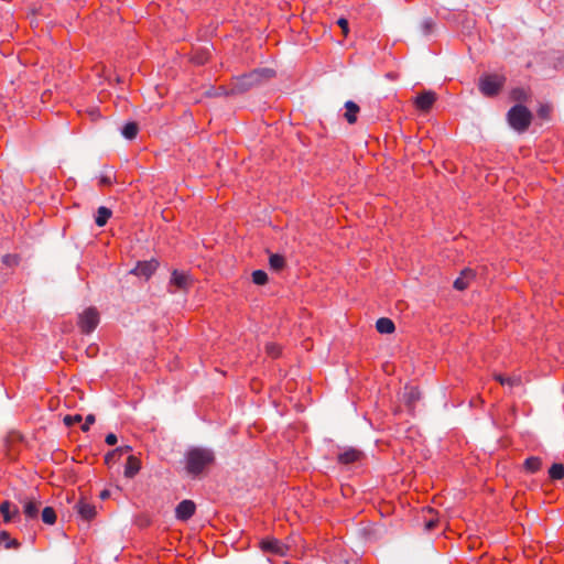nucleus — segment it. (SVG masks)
<instances>
[{
    "instance_id": "nucleus-35",
    "label": "nucleus",
    "mask_w": 564,
    "mask_h": 564,
    "mask_svg": "<svg viewBox=\"0 0 564 564\" xmlns=\"http://www.w3.org/2000/svg\"><path fill=\"white\" fill-rule=\"evenodd\" d=\"M192 61L196 64L203 65L208 61V54L207 53H196Z\"/></svg>"
},
{
    "instance_id": "nucleus-31",
    "label": "nucleus",
    "mask_w": 564,
    "mask_h": 564,
    "mask_svg": "<svg viewBox=\"0 0 564 564\" xmlns=\"http://www.w3.org/2000/svg\"><path fill=\"white\" fill-rule=\"evenodd\" d=\"M1 260L4 265L10 268L19 264V257L17 254H4Z\"/></svg>"
},
{
    "instance_id": "nucleus-27",
    "label": "nucleus",
    "mask_w": 564,
    "mask_h": 564,
    "mask_svg": "<svg viewBox=\"0 0 564 564\" xmlns=\"http://www.w3.org/2000/svg\"><path fill=\"white\" fill-rule=\"evenodd\" d=\"M42 520L44 523L52 525L56 522V512L52 507H45L42 511Z\"/></svg>"
},
{
    "instance_id": "nucleus-16",
    "label": "nucleus",
    "mask_w": 564,
    "mask_h": 564,
    "mask_svg": "<svg viewBox=\"0 0 564 564\" xmlns=\"http://www.w3.org/2000/svg\"><path fill=\"white\" fill-rule=\"evenodd\" d=\"M531 98L530 89L523 87L512 88L510 91V99L516 102H527Z\"/></svg>"
},
{
    "instance_id": "nucleus-1",
    "label": "nucleus",
    "mask_w": 564,
    "mask_h": 564,
    "mask_svg": "<svg viewBox=\"0 0 564 564\" xmlns=\"http://www.w3.org/2000/svg\"><path fill=\"white\" fill-rule=\"evenodd\" d=\"M215 464V454L212 449L193 447L185 454V469L192 477H199Z\"/></svg>"
},
{
    "instance_id": "nucleus-25",
    "label": "nucleus",
    "mask_w": 564,
    "mask_h": 564,
    "mask_svg": "<svg viewBox=\"0 0 564 564\" xmlns=\"http://www.w3.org/2000/svg\"><path fill=\"white\" fill-rule=\"evenodd\" d=\"M269 264H270L271 269H273L275 271H280L285 267V259L281 254L273 253L269 258Z\"/></svg>"
},
{
    "instance_id": "nucleus-21",
    "label": "nucleus",
    "mask_w": 564,
    "mask_h": 564,
    "mask_svg": "<svg viewBox=\"0 0 564 564\" xmlns=\"http://www.w3.org/2000/svg\"><path fill=\"white\" fill-rule=\"evenodd\" d=\"M39 508H40V502L34 501V500H29L24 503L23 512L26 518L35 519V518H37V514H39Z\"/></svg>"
},
{
    "instance_id": "nucleus-8",
    "label": "nucleus",
    "mask_w": 564,
    "mask_h": 564,
    "mask_svg": "<svg viewBox=\"0 0 564 564\" xmlns=\"http://www.w3.org/2000/svg\"><path fill=\"white\" fill-rule=\"evenodd\" d=\"M262 551L284 556L288 554L289 547L280 540L271 538L264 539L260 542Z\"/></svg>"
},
{
    "instance_id": "nucleus-6",
    "label": "nucleus",
    "mask_w": 564,
    "mask_h": 564,
    "mask_svg": "<svg viewBox=\"0 0 564 564\" xmlns=\"http://www.w3.org/2000/svg\"><path fill=\"white\" fill-rule=\"evenodd\" d=\"M99 324V312L96 307L86 308L78 317V326L82 333H91Z\"/></svg>"
},
{
    "instance_id": "nucleus-24",
    "label": "nucleus",
    "mask_w": 564,
    "mask_h": 564,
    "mask_svg": "<svg viewBox=\"0 0 564 564\" xmlns=\"http://www.w3.org/2000/svg\"><path fill=\"white\" fill-rule=\"evenodd\" d=\"M549 477L552 480H561L564 478V465L561 463H554L549 469Z\"/></svg>"
},
{
    "instance_id": "nucleus-5",
    "label": "nucleus",
    "mask_w": 564,
    "mask_h": 564,
    "mask_svg": "<svg viewBox=\"0 0 564 564\" xmlns=\"http://www.w3.org/2000/svg\"><path fill=\"white\" fill-rule=\"evenodd\" d=\"M193 285L192 275L184 271L173 270L170 280V293L177 291H188Z\"/></svg>"
},
{
    "instance_id": "nucleus-42",
    "label": "nucleus",
    "mask_w": 564,
    "mask_h": 564,
    "mask_svg": "<svg viewBox=\"0 0 564 564\" xmlns=\"http://www.w3.org/2000/svg\"><path fill=\"white\" fill-rule=\"evenodd\" d=\"M432 26H433L432 22H426V23L424 24V28H425V30H426V32H427V33L432 30Z\"/></svg>"
},
{
    "instance_id": "nucleus-32",
    "label": "nucleus",
    "mask_w": 564,
    "mask_h": 564,
    "mask_svg": "<svg viewBox=\"0 0 564 564\" xmlns=\"http://www.w3.org/2000/svg\"><path fill=\"white\" fill-rule=\"evenodd\" d=\"M64 424L66 426H73L79 422H82V415L80 414H75V415H66L63 420Z\"/></svg>"
},
{
    "instance_id": "nucleus-26",
    "label": "nucleus",
    "mask_w": 564,
    "mask_h": 564,
    "mask_svg": "<svg viewBox=\"0 0 564 564\" xmlns=\"http://www.w3.org/2000/svg\"><path fill=\"white\" fill-rule=\"evenodd\" d=\"M139 131L138 124L135 122H128L122 128V134L124 138L132 140L137 137Z\"/></svg>"
},
{
    "instance_id": "nucleus-3",
    "label": "nucleus",
    "mask_w": 564,
    "mask_h": 564,
    "mask_svg": "<svg viewBox=\"0 0 564 564\" xmlns=\"http://www.w3.org/2000/svg\"><path fill=\"white\" fill-rule=\"evenodd\" d=\"M532 119V112L522 105L511 107L507 113L509 126L518 133L525 132L531 126Z\"/></svg>"
},
{
    "instance_id": "nucleus-4",
    "label": "nucleus",
    "mask_w": 564,
    "mask_h": 564,
    "mask_svg": "<svg viewBox=\"0 0 564 564\" xmlns=\"http://www.w3.org/2000/svg\"><path fill=\"white\" fill-rule=\"evenodd\" d=\"M506 77L499 74H486L479 79V90L486 97H495L503 88Z\"/></svg>"
},
{
    "instance_id": "nucleus-20",
    "label": "nucleus",
    "mask_w": 564,
    "mask_h": 564,
    "mask_svg": "<svg viewBox=\"0 0 564 564\" xmlns=\"http://www.w3.org/2000/svg\"><path fill=\"white\" fill-rule=\"evenodd\" d=\"M112 215V212L105 207V206H101L97 209V215L95 217V223L98 227H104L107 221L110 219Z\"/></svg>"
},
{
    "instance_id": "nucleus-18",
    "label": "nucleus",
    "mask_w": 564,
    "mask_h": 564,
    "mask_svg": "<svg viewBox=\"0 0 564 564\" xmlns=\"http://www.w3.org/2000/svg\"><path fill=\"white\" fill-rule=\"evenodd\" d=\"M494 379L501 386H508L510 388L521 384V378L519 376H503L501 373H494Z\"/></svg>"
},
{
    "instance_id": "nucleus-23",
    "label": "nucleus",
    "mask_w": 564,
    "mask_h": 564,
    "mask_svg": "<svg viewBox=\"0 0 564 564\" xmlns=\"http://www.w3.org/2000/svg\"><path fill=\"white\" fill-rule=\"evenodd\" d=\"M4 544L7 549H18L20 546V542L17 539H12L7 531L0 532V545Z\"/></svg>"
},
{
    "instance_id": "nucleus-38",
    "label": "nucleus",
    "mask_w": 564,
    "mask_h": 564,
    "mask_svg": "<svg viewBox=\"0 0 564 564\" xmlns=\"http://www.w3.org/2000/svg\"><path fill=\"white\" fill-rule=\"evenodd\" d=\"M117 441H118L117 436L113 433L107 434V436L105 438L106 444L109 445V446L116 445Z\"/></svg>"
},
{
    "instance_id": "nucleus-41",
    "label": "nucleus",
    "mask_w": 564,
    "mask_h": 564,
    "mask_svg": "<svg viewBox=\"0 0 564 564\" xmlns=\"http://www.w3.org/2000/svg\"><path fill=\"white\" fill-rule=\"evenodd\" d=\"M109 497H110V491H109V490H107V489L102 490V491L99 494V498H100L101 500H106V499H108Z\"/></svg>"
},
{
    "instance_id": "nucleus-36",
    "label": "nucleus",
    "mask_w": 564,
    "mask_h": 564,
    "mask_svg": "<svg viewBox=\"0 0 564 564\" xmlns=\"http://www.w3.org/2000/svg\"><path fill=\"white\" fill-rule=\"evenodd\" d=\"M95 422V415L89 414L86 416L85 423L82 425V430L87 432L90 429V425Z\"/></svg>"
},
{
    "instance_id": "nucleus-14",
    "label": "nucleus",
    "mask_w": 564,
    "mask_h": 564,
    "mask_svg": "<svg viewBox=\"0 0 564 564\" xmlns=\"http://www.w3.org/2000/svg\"><path fill=\"white\" fill-rule=\"evenodd\" d=\"M141 469V460L134 455H129L124 465L123 475L126 478H133Z\"/></svg>"
},
{
    "instance_id": "nucleus-13",
    "label": "nucleus",
    "mask_w": 564,
    "mask_h": 564,
    "mask_svg": "<svg viewBox=\"0 0 564 564\" xmlns=\"http://www.w3.org/2000/svg\"><path fill=\"white\" fill-rule=\"evenodd\" d=\"M476 273L471 269H464L460 275L454 281V288L458 291L466 290L470 282L475 279Z\"/></svg>"
},
{
    "instance_id": "nucleus-19",
    "label": "nucleus",
    "mask_w": 564,
    "mask_h": 564,
    "mask_svg": "<svg viewBox=\"0 0 564 564\" xmlns=\"http://www.w3.org/2000/svg\"><path fill=\"white\" fill-rule=\"evenodd\" d=\"M376 328L380 334H392L395 329V326L390 318L381 317L377 321Z\"/></svg>"
},
{
    "instance_id": "nucleus-15",
    "label": "nucleus",
    "mask_w": 564,
    "mask_h": 564,
    "mask_svg": "<svg viewBox=\"0 0 564 564\" xmlns=\"http://www.w3.org/2000/svg\"><path fill=\"white\" fill-rule=\"evenodd\" d=\"M0 513L6 523L11 522L19 514V509L10 501L6 500L0 505Z\"/></svg>"
},
{
    "instance_id": "nucleus-39",
    "label": "nucleus",
    "mask_w": 564,
    "mask_h": 564,
    "mask_svg": "<svg viewBox=\"0 0 564 564\" xmlns=\"http://www.w3.org/2000/svg\"><path fill=\"white\" fill-rule=\"evenodd\" d=\"M115 451L118 454V456H122L123 454L130 453L132 451V447L126 445V446L117 447V448H115Z\"/></svg>"
},
{
    "instance_id": "nucleus-40",
    "label": "nucleus",
    "mask_w": 564,
    "mask_h": 564,
    "mask_svg": "<svg viewBox=\"0 0 564 564\" xmlns=\"http://www.w3.org/2000/svg\"><path fill=\"white\" fill-rule=\"evenodd\" d=\"M99 184L101 186H110L112 184V180L110 176L105 175L100 177Z\"/></svg>"
},
{
    "instance_id": "nucleus-17",
    "label": "nucleus",
    "mask_w": 564,
    "mask_h": 564,
    "mask_svg": "<svg viewBox=\"0 0 564 564\" xmlns=\"http://www.w3.org/2000/svg\"><path fill=\"white\" fill-rule=\"evenodd\" d=\"M345 119L348 123L354 124L357 121V116L360 111L359 106L356 102L349 100L345 104Z\"/></svg>"
},
{
    "instance_id": "nucleus-37",
    "label": "nucleus",
    "mask_w": 564,
    "mask_h": 564,
    "mask_svg": "<svg viewBox=\"0 0 564 564\" xmlns=\"http://www.w3.org/2000/svg\"><path fill=\"white\" fill-rule=\"evenodd\" d=\"M437 523H438V520L436 518H430L425 521V529L427 531H432L433 529H435L437 527Z\"/></svg>"
},
{
    "instance_id": "nucleus-11",
    "label": "nucleus",
    "mask_w": 564,
    "mask_h": 564,
    "mask_svg": "<svg viewBox=\"0 0 564 564\" xmlns=\"http://www.w3.org/2000/svg\"><path fill=\"white\" fill-rule=\"evenodd\" d=\"M196 511V505L192 500L181 501L175 509V517L181 521H187Z\"/></svg>"
},
{
    "instance_id": "nucleus-7",
    "label": "nucleus",
    "mask_w": 564,
    "mask_h": 564,
    "mask_svg": "<svg viewBox=\"0 0 564 564\" xmlns=\"http://www.w3.org/2000/svg\"><path fill=\"white\" fill-rule=\"evenodd\" d=\"M158 268L159 261L155 259H151L149 261H139L130 273L149 280L154 274Z\"/></svg>"
},
{
    "instance_id": "nucleus-2",
    "label": "nucleus",
    "mask_w": 564,
    "mask_h": 564,
    "mask_svg": "<svg viewBox=\"0 0 564 564\" xmlns=\"http://www.w3.org/2000/svg\"><path fill=\"white\" fill-rule=\"evenodd\" d=\"M275 75L274 70L264 68V69H254L248 74H243L241 76H237L232 78L230 83V89L227 95H238L243 94L251 89L252 87L261 84L262 82L272 78Z\"/></svg>"
},
{
    "instance_id": "nucleus-43",
    "label": "nucleus",
    "mask_w": 564,
    "mask_h": 564,
    "mask_svg": "<svg viewBox=\"0 0 564 564\" xmlns=\"http://www.w3.org/2000/svg\"><path fill=\"white\" fill-rule=\"evenodd\" d=\"M411 398H412V399L417 398V392H416L415 390H412V391H411Z\"/></svg>"
},
{
    "instance_id": "nucleus-28",
    "label": "nucleus",
    "mask_w": 564,
    "mask_h": 564,
    "mask_svg": "<svg viewBox=\"0 0 564 564\" xmlns=\"http://www.w3.org/2000/svg\"><path fill=\"white\" fill-rule=\"evenodd\" d=\"M252 282L257 285H264L268 282V274L263 270L252 272Z\"/></svg>"
},
{
    "instance_id": "nucleus-12",
    "label": "nucleus",
    "mask_w": 564,
    "mask_h": 564,
    "mask_svg": "<svg viewBox=\"0 0 564 564\" xmlns=\"http://www.w3.org/2000/svg\"><path fill=\"white\" fill-rule=\"evenodd\" d=\"M76 510L78 514L82 517V519L86 521L93 520L97 514L96 507L93 503L86 501L85 499H80L76 503Z\"/></svg>"
},
{
    "instance_id": "nucleus-9",
    "label": "nucleus",
    "mask_w": 564,
    "mask_h": 564,
    "mask_svg": "<svg viewBox=\"0 0 564 564\" xmlns=\"http://www.w3.org/2000/svg\"><path fill=\"white\" fill-rule=\"evenodd\" d=\"M436 101V94L434 91H423L417 95L414 100V106L417 110L429 112Z\"/></svg>"
},
{
    "instance_id": "nucleus-33",
    "label": "nucleus",
    "mask_w": 564,
    "mask_h": 564,
    "mask_svg": "<svg viewBox=\"0 0 564 564\" xmlns=\"http://www.w3.org/2000/svg\"><path fill=\"white\" fill-rule=\"evenodd\" d=\"M121 456H118V454L116 453L115 449L110 451L109 453L106 454L105 456V463L108 465V466H111L113 464L117 463V460L120 458Z\"/></svg>"
},
{
    "instance_id": "nucleus-30",
    "label": "nucleus",
    "mask_w": 564,
    "mask_h": 564,
    "mask_svg": "<svg viewBox=\"0 0 564 564\" xmlns=\"http://www.w3.org/2000/svg\"><path fill=\"white\" fill-rule=\"evenodd\" d=\"M267 354L272 358H278L281 355V348L279 345L274 343H269L265 345Z\"/></svg>"
},
{
    "instance_id": "nucleus-22",
    "label": "nucleus",
    "mask_w": 564,
    "mask_h": 564,
    "mask_svg": "<svg viewBox=\"0 0 564 564\" xmlns=\"http://www.w3.org/2000/svg\"><path fill=\"white\" fill-rule=\"evenodd\" d=\"M542 467V460L540 457H535V456H532V457H529L525 459L524 462V468L529 473H536L538 470H540Z\"/></svg>"
},
{
    "instance_id": "nucleus-34",
    "label": "nucleus",
    "mask_w": 564,
    "mask_h": 564,
    "mask_svg": "<svg viewBox=\"0 0 564 564\" xmlns=\"http://www.w3.org/2000/svg\"><path fill=\"white\" fill-rule=\"evenodd\" d=\"M337 24H338V26L341 29L343 35H344L345 37H347V36H348V33H349V26H348V21H347V19H345V18H339V19L337 20Z\"/></svg>"
},
{
    "instance_id": "nucleus-29",
    "label": "nucleus",
    "mask_w": 564,
    "mask_h": 564,
    "mask_svg": "<svg viewBox=\"0 0 564 564\" xmlns=\"http://www.w3.org/2000/svg\"><path fill=\"white\" fill-rule=\"evenodd\" d=\"M538 117L543 120H549L552 113V106L549 104H541L536 110Z\"/></svg>"
},
{
    "instance_id": "nucleus-10",
    "label": "nucleus",
    "mask_w": 564,
    "mask_h": 564,
    "mask_svg": "<svg viewBox=\"0 0 564 564\" xmlns=\"http://www.w3.org/2000/svg\"><path fill=\"white\" fill-rule=\"evenodd\" d=\"M364 457L365 454L361 451L354 447H349L338 454L337 462L341 465H349L360 462L361 459H364Z\"/></svg>"
}]
</instances>
